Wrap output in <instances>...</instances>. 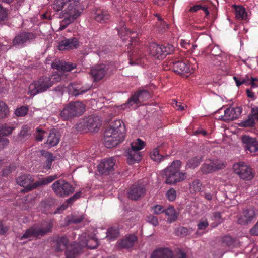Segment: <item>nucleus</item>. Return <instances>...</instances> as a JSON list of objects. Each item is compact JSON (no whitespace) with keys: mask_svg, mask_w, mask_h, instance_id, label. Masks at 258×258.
<instances>
[{"mask_svg":"<svg viewBox=\"0 0 258 258\" xmlns=\"http://www.w3.org/2000/svg\"><path fill=\"white\" fill-rule=\"evenodd\" d=\"M125 127L120 120H115L107 128L104 135V144L107 148H111L122 142L124 139Z\"/></svg>","mask_w":258,"mask_h":258,"instance_id":"f257e3e1","label":"nucleus"},{"mask_svg":"<svg viewBox=\"0 0 258 258\" xmlns=\"http://www.w3.org/2000/svg\"><path fill=\"white\" fill-rule=\"evenodd\" d=\"M66 5L62 12L63 19L60 22L59 30H64L82 13L83 9L79 0H66Z\"/></svg>","mask_w":258,"mask_h":258,"instance_id":"f03ea898","label":"nucleus"},{"mask_svg":"<svg viewBox=\"0 0 258 258\" xmlns=\"http://www.w3.org/2000/svg\"><path fill=\"white\" fill-rule=\"evenodd\" d=\"M58 177L57 175L55 174L45 178H40L39 180L34 182L35 180L34 176L30 174H24L19 176L17 178L16 181L17 184L25 188L22 190L23 192H28L39 187L47 185Z\"/></svg>","mask_w":258,"mask_h":258,"instance_id":"7ed1b4c3","label":"nucleus"},{"mask_svg":"<svg viewBox=\"0 0 258 258\" xmlns=\"http://www.w3.org/2000/svg\"><path fill=\"white\" fill-rule=\"evenodd\" d=\"M181 162L180 160L174 161L169 166L164 169L165 183L174 184L186 178V173L180 172Z\"/></svg>","mask_w":258,"mask_h":258,"instance_id":"20e7f679","label":"nucleus"},{"mask_svg":"<svg viewBox=\"0 0 258 258\" xmlns=\"http://www.w3.org/2000/svg\"><path fill=\"white\" fill-rule=\"evenodd\" d=\"M55 79H57V81L60 80V77L53 76L51 77L44 76L40 78L37 81H34L30 84L28 94L34 96L37 94L46 91L53 84L54 82L52 79L54 80Z\"/></svg>","mask_w":258,"mask_h":258,"instance_id":"39448f33","label":"nucleus"},{"mask_svg":"<svg viewBox=\"0 0 258 258\" xmlns=\"http://www.w3.org/2000/svg\"><path fill=\"white\" fill-rule=\"evenodd\" d=\"M85 110V106L81 102H71L66 105L61 111L59 116L64 120L81 115Z\"/></svg>","mask_w":258,"mask_h":258,"instance_id":"423d86ee","label":"nucleus"},{"mask_svg":"<svg viewBox=\"0 0 258 258\" xmlns=\"http://www.w3.org/2000/svg\"><path fill=\"white\" fill-rule=\"evenodd\" d=\"M189 190L191 194L200 192V195L208 201H211L216 195L214 187L209 184L203 186L202 182L196 179L189 184Z\"/></svg>","mask_w":258,"mask_h":258,"instance_id":"0eeeda50","label":"nucleus"},{"mask_svg":"<svg viewBox=\"0 0 258 258\" xmlns=\"http://www.w3.org/2000/svg\"><path fill=\"white\" fill-rule=\"evenodd\" d=\"M52 227L53 224L50 222L43 224L40 226L31 227L26 231L20 239H30L33 237L40 238L51 232Z\"/></svg>","mask_w":258,"mask_h":258,"instance_id":"6e6552de","label":"nucleus"},{"mask_svg":"<svg viewBox=\"0 0 258 258\" xmlns=\"http://www.w3.org/2000/svg\"><path fill=\"white\" fill-rule=\"evenodd\" d=\"M54 193L58 197L69 196L74 191V188L69 183L62 179L55 181L51 185Z\"/></svg>","mask_w":258,"mask_h":258,"instance_id":"1a4fd4ad","label":"nucleus"},{"mask_svg":"<svg viewBox=\"0 0 258 258\" xmlns=\"http://www.w3.org/2000/svg\"><path fill=\"white\" fill-rule=\"evenodd\" d=\"M233 168L234 172L243 180H250L254 176L252 169L243 162L235 163Z\"/></svg>","mask_w":258,"mask_h":258,"instance_id":"9d476101","label":"nucleus"},{"mask_svg":"<svg viewBox=\"0 0 258 258\" xmlns=\"http://www.w3.org/2000/svg\"><path fill=\"white\" fill-rule=\"evenodd\" d=\"M150 98L149 92L146 90H141L137 91L130 97L126 103L122 105L123 109L130 108L134 104L141 103L144 100Z\"/></svg>","mask_w":258,"mask_h":258,"instance_id":"9b49d317","label":"nucleus"},{"mask_svg":"<svg viewBox=\"0 0 258 258\" xmlns=\"http://www.w3.org/2000/svg\"><path fill=\"white\" fill-rule=\"evenodd\" d=\"M242 146L247 153L254 155L258 151V142L255 138L244 135L241 137Z\"/></svg>","mask_w":258,"mask_h":258,"instance_id":"f8f14e48","label":"nucleus"},{"mask_svg":"<svg viewBox=\"0 0 258 258\" xmlns=\"http://www.w3.org/2000/svg\"><path fill=\"white\" fill-rule=\"evenodd\" d=\"M146 191V184L138 183L130 188L127 191V197L131 200H138L145 195Z\"/></svg>","mask_w":258,"mask_h":258,"instance_id":"ddd939ff","label":"nucleus"},{"mask_svg":"<svg viewBox=\"0 0 258 258\" xmlns=\"http://www.w3.org/2000/svg\"><path fill=\"white\" fill-rule=\"evenodd\" d=\"M256 214L254 208L247 209L242 211L237 217V223L239 224L247 225L256 218Z\"/></svg>","mask_w":258,"mask_h":258,"instance_id":"4468645a","label":"nucleus"},{"mask_svg":"<svg viewBox=\"0 0 258 258\" xmlns=\"http://www.w3.org/2000/svg\"><path fill=\"white\" fill-rule=\"evenodd\" d=\"M224 167V164L218 161L211 160H206L202 165L201 170L203 173L207 174L218 169H221Z\"/></svg>","mask_w":258,"mask_h":258,"instance_id":"2eb2a0df","label":"nucleus"},{"mask_svg":"<svg viewBox=\"0 0 258 258\" xmlns=\"http://www.w3.org/2000/svg\"><path fill=\"white\" fill-rule=\"evenodd\" d=\"M172 69L174 72L177 74L185 75L188 76L192 72V68L190 64L185 61H177L172 62Z\"/></svg>","mask_w":258,"mask_h":258,"instance_id":"dca6fc26","label":"nucleus"},{"mask_svg":"<svg viewBox=\"0 0 258 258\" xmlns=\"http://www.w3.org/2000/svg\"><path fill=\"white\" fill-rule=\"evenodd\" d=\"M35 36L33 33L23 32L15 37L13 43L15 46H23L26 43L34 40Z\"/></svg>","mask_w":258,"mask_h":258,"instance_id":"f3484780","label":"nucleus"},{"mask_svg":"<svg viewBox=\"0 0 258 258\" xmlns=\"http://www.w3.org/2000/svg\"><path fill=\"white\" fill-rule=\"evenodd\" d=\"M114 165L115 160L113 158L104 159L97 166L98 172L101 174L107 175L112 171Z\"/></svg>","mask_w":258,"mask_h":258,"instance_id":"a211bd4d","label":"nucleus"},{"mask_svg":"<svg viewBox=\"0 0 258 258\" xmlns=\"http://www.w3.org/2000/svg\"><path fill=\"white\" fill-rule=\"evenodd\" d=\"M79 41L76 37L65 39L59 42L58 49L61 51L77 49L79 47Z\"/></svg>","mask_w":258,"mask_h":258,"instance_id":"6ab92c4d","label":"nucleus"},{"mask_svg":"<svg viewBox=\"0 0 258 258\" xmlns=\"http://www.w3.org/2000/svg\"><path fill=\"white\" fill-rule=\"evenodd\" d=\"M137 240V237L134 235H130L119 240L116 244L118 249H129L132 247Z\"/></svg>","mask_w":258,"mask_h":258,"instance_id":"aec40b11","label":"nucleus"},{"mask_svg":"<svg viewBox=\"0 0 258 258\" xmlns=\"http://www.w3.org/2000/svg\"><path fill=\"white\" fill-rule=\"evenodd\" d=\"M108 69L106 64H101L92 68L90 71V74L95 81L100 80L105 76Z\"/></svg>","mask_w":258,"mask_h":258,"instance_id":"412c9836","label":"nucleus"},{"mask_svg":"<svg viewBox=\"0 0 258 258\" xmlns=\"http://www.w3.org/2000/svg\"><path fill=\"white\" fill-rule=\"evenodd\" d=\"M241 112L240 107L228 108L224 111V115L221 116V119L226 121L234 120L239 117Z\"/></svg>","mask_w":258,"mask_h":258,"instance_id":"4be33fe9","label":"nucleus"},{"mask_svg":"<svg viewBox=\"0 0 258 258\" xmlns=\"http://www.w3.org/2000/svg\"><path fill=\"white\" fill-rule=\"evenodd\" d=\"M91 87V86L90 85L80 87L78 85L71 83L68 86L69 94L72 96L77 97L87 92Z\"/></svg>","mask_w":258,"mask_h":258,"instance_id":"5701e85b","label":"nucleus"},{"mask_svg":"<svg viewBox=\"0 0 258 258\" xmlns=\"http://www.w3.org/2000/svg\"><path fill=\"white\" fill-rule=\"evenodd\" d=\"M150 258H173V253L168 248H158L152 252Z\"/></svg>","mask_w":258,"mask_h":258,"instance_id":"b1692460","label":"nucleus"},{"mask_svg":"<svg viewBox=\"0 0 258 258\" xmlns=\"http://www.w3.org/2000/svg\"><path fill=\"white\" fill-rule=\"evenodd\" d=\"M150 53L153 56L158 58H164L162 46L156 43H151L149 47Z\"/></svg>","mask_w":258,"mask_h":258,"instance_id":"393cba45","label":"nucleus"},{"mask_svg":"<svg viewBox=\"0 0 258 258\" xmlns=\"http://www.w3.org/2000/svg\"><path fill=\"white\" fill-rule=\"evenodd\" d=\"M127 162L129 164H133L136 162H139L141 159V153L139 151L129 150L126 153Z\"/></svg>","mask_w":258,"mask_h":258,"instance_id":"a878e982","label":"nucleus"},{"mask_svg":"<svg viewBox=\"0 0 258 258\" xmlns=\"http://www.w3.org/2000/svg\"><path fill=\"white\" fill-rule=\"evenodd\" d=\"M59 140V134L56 132L54 130H52L50 132L46 144L49 145L51 147L55 146L58 144Z\"/></svg>","mask_w":258,"mask_h":258,"instance_id":"bb28decb","label":"nucleus"},{"mask_svg":"<svg viewBox=\"0 0 258 258\" xmlns=\"http://www.w3.org/2000/svg\"><path fill=\"white\" fill-rule=\"evenodd\" d=\"M94 18L100 23H106L110 18V15L108 12L101 10H98L95 12Z\"/></svg>","mask_w":258,"mask_h":258,"instance_id":"cd10ccee","label":"nucleus"},{"mask_svg":"<svg viewBox=\"0 0 258 258\" xmlns=\"http://www.w3.org/2000/svg\"><path fill=\"white\" fill-rule=\"evenodd\" d=\"M164 213L168 216V221L170 223L174 222L177 219L178 216V214L172 206H169L165 209Z\"/></svg>","mask_w":258,"mask_h":258,"instance_id":"c85d7f7f","label":"nucleus"},{"mask_svg":"<svg viewBox=\"0 0 258 258\" xmlns=\"http://www.w3.org/2000/svg\"><path fill=\"white\" fill-rule=\"evenodd\" d=\"M101 122L98 117H90L86 122V126L90 130H95L101 126Z\"/></svg>","mask_w":258,"mask_h":258,"instance_id":"c756f323","label":"nucleus"},{"mask_svg":"<svg viewBox=\"0 0 258 258\" xmlns=\"http://www.w3.org/2000/svg\"><path fill=\"white\" fill-rule=\"evenodd\" d=\"M68 239L66 237L57 238L55 241V249L57 251H62L66 249L68 243Z\"/></svg>","mask_w":258,"mask_h":258,"instance_id":"7c9ffc66","label":"nucleus"},{"mask_svg":"<svg viewBox=\"0 0 258 258\" xmlns=\"http://www.w3.org/2000/svg\"><path fill=\"white\" fill-rule=\"evenodd\" d=\"M233 79L236 83V86L238 87L242 84H245L247 86L249 85L250 76L248 74L238 77L234 76Z\"/></svg>","mask_w":258,"mask_h":258,"instance_id":"2f4dec72","label":"nucleus"},{"mask_svg":"<svg viewBox=\"0 0 258 258\" xmlns=\"http://www.w3.org/2000/svg\"><path fill=\"white\" fill-rule=\"evenodd\" d=\"M203 159L201 155H198L191 158L186 164V167L189 168H195L199 166Z\"/></svg>","mask_w":258,"mask_h":258,"instance_id":"473e14b6","label":"nucleus"},{"mask_svg":"<svg viewBox=\"0 0 258 258\" xmlns=\"http://www.w3.org/2000/svg\"><path fill=\"white\" fill-rule=\"evenodd\" d=\"M255 122L254 115L252 114L248 115L247 118L239 123V126L243 127H251L255 125Z\"/></svg>","mask_w":258,"mask_h":258,"instance_id":"72a5a7b5","label":"nucleus"},{"mask_svg":"<svg viewBox=\"0 0 258 258\" xmlns=\"http://www.w3.org/2000/svg\"><path fill=\"white\" fill-rule=\"evenodd\" d=\"M235 16L237 19L246 20L247 13L244 8L242 6H236L235 9Z\"/></svg>","mask_w":258,"mask_h":258,"instance_id":"f704fd0d","label":"nucleus"},{"mask_svg":"<svg viewBox=\"0 0 258 258\" xmlns=\"http://www.w3.org/2000/svg\"><path fill=\"white\" fill-rule=\"evenodd\" d=\"M119 235V230L117 228H110L106 232V238L108 240H114Z\"/></svg>","mask_w":258,"mask_h":258,"instance_id":"c9c22d12","label":"nucleus"},{"mask_svg":"<svg viewBox=\"0 0 258 258\" xmlns=\"http://www.w3.org/2000/svg\"><path fill=\"white\" fill-rule=\"evenodd\" d=\"M192 230L187 228L180 226L175 229V234L176 236L185 237L191 233Z\"/></svg>","mask_w":258,"mask_h":258,"instance_id":"e433bc0d","label":"nucleus"},{"mask_svg":"<svg viewBox=\"0 0 258 258\" xmlns=\"http://www.w3.org/2000/svg\"><path fill=\"white\" fill-rule=\"evenodd\" d=\"M66 0H55L53 5V9L56 12L64 10L66 5ZM62 14V12H61Z\"/></svg>","mask_w":258,"mask_h":258,"instance_id":"4c0bfd02","label":"nucleus"},{"mask_svg":"<svg viewBox=\"0 0 258 258\" xmlns=\"http://www.w3.org/2000/svg\"><path fill=\"white\" fill-rule=\"evenodd\" d=\"M145 146L144 142L140 139H137V140L131 144V149L130 150L139 151L142 149Z\"/></svg>","mask_w":258,"mask_h":258,"instance_id":"58836bf2","label":"nucleus"},{"mask_svg":"<svg viewBox=\"0 0 258 258\" xmlns=\"http://www.w3.org/2000/svg\"><path fill=\"white\" fill-rule=\"evenodd\" d=\"M81 245L82 246L86 245L90 249H94L98 245V242L96 238L93 237L90 238Z\"/></svg>","mask_w":258,"mask_h":258,"instance_id":"ea45409f","label":"nucleus"},{"mask_svg":"<svg viewBox=\"0 0 258 258\" xmlns=\"http://www.w3.org/2000/svg\"><path fill=\"white\" fill-rule=\"evenodd\" d=\"M84 219V217L83 216H75V215H72L71 216L68 217L67 218V223L68 224H77L81 222H82Z\"/></svg>","mask_w":258,"mask_h":258,"instance_id":"a19ab883","label":"nucleus"},{"mask_svg":"<svg viewBox=\"0 0 258 258\" xmlns=\"http://www.w3.org/2000/svg\"><path fill=\"white\" fill-rule=\"evenodd\" d=\"M150 157L152 160L160 162L163 159L164 157L160 155L158 149H155L150 154Z\"/></svg>","mask_w":258,"mask_h":258,"instance_id":"79ce46f5","label":"nucleus"},{"mask_svg":"<svg viewBox=\"0 0 258 258\" xmlns=\"http://www.w3.org/2000/svg\"><path fill=\"white\" fill-rule=\"evenodd\" d=\"M201 10L203 11L207 17L209 15V9L211 7V3L209 1H201Z\"/></svg>","mask_w":258,"mask_h":258,"instance_id":"37998d69","label":"nucleus"},{"mask_svg":"<svg viewBox=\"0 0 258 258\" xmlns=\"http://www.w3.org/2000/svg\"><path fill=\"white\" fill-rule=\"evenodd\" d=\"M13 130V127L6 126L5 125L0 126V137L3 138L4 136L11 134Z\"/></svg>","mask_w":258,"mask_h":258,"instance_id":"c03bdc74","label":"nucleus"},{"mask_svg":"<svg viewBox=\"0 0 258 258\" xmlns=\"http://www.w3.org/2000/svg\"><path fill=\"white\" fill-rule=\"evenodd\" d=\"M164 57L167 55L172 53L174 51V47L172 45L167 44L166 45H161Z\"/></svg>","mask_w":258,"mask_h":258,"instance_id":"a18cd8bd","label":"nucleus"},{"mask_svg":"<svg viewBox=\"0 0 258 258\" xmlns=\"http://www.w3.org/2000/svg\"><path fill=\"white\" fill-rule=\"evenodd\" d=\"M45 157L47 158L46 160L45 169H49L51 168L52 163L54 159L52 154L49 152H46Z\"/></svg>","mask_w":258,"mask_h":258,"instance_id":"49530a36","label":"nucleus"},{"mask_svg":"<svg viewBox=\"0 0 258 258\" xmlns=\"http://www.w3.org/2000/svg\"><path fill=\"white\" fill-rule=\"evenodd\" d=\"M77 67L76 63L63 61L61 71L70 72Z\"/></svg>","mask_w":258,"mask_h":258,"instance_id":"de8ad7c7","label":"nucleus"},{"mask_svg":"<svg viewBox=\"0 0 258 258\" xmlns=\"http://www.w3.org/2000/svg\"><path fill=\"white\" fill-rule=\"evenodd\" d=\"M8 109L6 104L4 102H0V118H3L8 113Z\"/></svg>","mask_w":258,"mask_h":258,"instance_id":"09e8293b","label":"nucleus"},{"mask_svg":"<svg viewBox=\"0 0 258 258\" xmlns=\"http://www.w3.org/2000/svg\"><path fill=\"white\" fill-rule=\"evenodd\" d=\"M166 197L170 201H173L176 198V191L173 188H170L166 192Z\"/></svg>","mask_w":258,"mask_h":258,"instance_id":"8fccbe9b","label":"nucleus"},{"mask_svg":"<svg viewBox=\"0 0 258 258\" xmlns=\"http://www.w3.org/2000/svg\"><path fill=\"white\" fill-rule=\"evenodd\" d=\"M209 225L207 219L203 218L199 221L197 227L199 230H205Z\"/></svg>","mask_w":258,"mask_h":258,"instance_id":"3c124183","label":"nucleus"},{"mask_svg":"<svg viewBox=\"0 0 258 258\" xmlns=\"http://www.w3.org/2000/svg\"><path fill=\"white\" fill-rule=\"evenodd\" d=\"M28 108L25 106H22L15 111V114L18 116H23L27 113Z\"/></svg>","mask_w":258,"mask_h":258,"instance_id":"603ef678","label":"nucleus"},{"mask_svg":"<svg viewBox=\"0 0 258 258\" xmlns=\"http://www.w3.org/2000/svg\"><path fill=\"white\" fill-rule=\"evenodd\" d=\"M45 132L38 127L36 129L35 133V139L38 141H42L43 139V134Z\"/></svg>","mask_w":258,"mask_h":258,"instance_id":"864d4df0","label":"nucleus"},{"mask_svg":"<svg viewBox=\"0 0 258 258\" xmlns=\"http://www.w3.org/2000/svg\"><path fill=\"white\" fill-rule=\"evenodd\" d=\"M122 27L121 28H120L119 29L117 28L118 33L119 35L121 36V37L123 36V33H124V32H125V33L126 34V35H129L132 34V32L131 31L126 30V27L124 26L123 22L122 23Z\"/></svg>","mask_w":258,"mask_h":258,"instance_id":"5fc2aeb1","label":"nucleus"},{"mask_svg":"<svg viewBox=\"0 0 258 258\" xmlns=\"http://www.w3.org/2000/svg\"><path fill=\"white\" fill-rule=\"evenodd\" d=\"M16 168V166L14 164L10 165L9 167L3 170V175L7 176L10 174L12 171H14Z\"/></svg>","mask_w":258,"mask_h":258,"instance_id":"6e6d98bb","label":"nucleus"},{"mask_svg":"<svg viewBox=\"0 0 258 258\" xmlns=\"http://www.w3.org/2000/svg\"><path fill=\"white\" fill-rule=\"evenodd\" d=\"M147 221L154 226H156L158 224L157 218L153 215L148 216L147 217Z\"/></svg>","mask_w":258,"mask_h":258,"instance_id":"4d7b16f0","label":"nucleus"},{"mask_svg":"<svg viewBox=\"0 0 258 258\" xmlns=\"http://www.w3.org/2000/svg\"><path fill=\"white\" fill-rule=\"evenodd\" d=\"M212 219L216 221L217 224H220L222 222L221 213L219 212L213 213Z\"/></svg>","mask_w":258,"mask_h":258,"instance_id":"13d9d810","label":"nucleus"},{"mask_svg":"<svg viewBox=\"0 0 258 258\" xmlns=\"http://www.w3.org/2000/svg\"><path fill=\"white\" fill-rule=\"evenodd\" d=\"M63 61L55 60L51 63V67L58 70H61Z\"/></svg>","mask_w":258,"mask_h":258,"instance_id":"bf43d9fd","label":"nucleus"},{"mask_svg":"<svg viewBox=\"0 0 258 258\" xmlns=\"http://www.w3.org/2000/svg\"><path fill=\"white\" fill-rule=\"evenodd\" d=\"M164 210L163 207L160 205H156L153 208V212L155 214L164 213Z\"/></svg>","mask_w":258,"mask_h":258,"instance_id":"052dcab7","label":"nucleus"},{"mask_svg":"<svg viewBox=\"0 0 258 258\" xmlns=\"http://www.w3.org/2000/svg\"><path fill=\"white\" fill-rule=\"evenodd\" d=\"M222 242L228 246H230L233 243V239L229 236H225L222 238Z\"/></svg>","mask_w":258,"mask_h":258,"instance_id":"680f3d73","label":"nucleus"},{"mask_svg":"<svg viewBox=\"0 0 258 258\" xmlns=\"http://www.w3.org/2000/svg\"><path fill=\"white\" fill-rule=\"evenodd\" d=\"M80 195L81 192L76 193L66 201L67 203H68V204H72L76 200L78 199L80 197Z\"/></svg>","mask_w":258,"mask_h":258,"instance_id":"e2e57ef3","label":"nucleus"},{"mask_svg":"<svg viewBox=\"0 0 258 258\" xmlns=\"http://www.w3.org/2000/svg\"><path fill=\"white\" fill-rule=\"evenodd\" d=\"M160 31H164L168 28V25L163 20H161L158 23Z\"/></svg>","mask_w":258,"mask_h":258,"instance_id":"0e129e2a","label":"nucleus"},{"mask_svg":"<svg viewBox=\"0 0 258 258\" xmlns=\"http://www.w3.org/2000/svg\"><path fill=\"white\" fill-rule=\"evenodd\" d=\"M7 17L6 10L0 5V22L5 20Z\"/></svg>","mask_w":258,"mask_h":258,"instance_id":"69168bd1","label":"nucleus"},{"mask_svg":"<svg viewBox=\"0 0 258 258\" xmlns=\"http://www.w3.org/2000/svg\"><path fill=\"white\" fill-rule=\"evenodd\" d=\"M77 254V251L74 249L72 251L67 250L66 251V255L67 258H75Z\"/></svg>","mask_w":258,"mask_h":258,"instance_id":"338daca9","label":"nucleus"},{"mask_svg":"<svg viewBox=\"0 0 258 258\" xmlns=\"http://www.w3.org/2000/svg\"><path fill=\"white\" fill-rule=\"evenodd\" d=\"M9 142L8 139L6 138L0 137V150L7 146L9 144Z\"/></svg>","mask_w":258,"mask_h":258,"instance_id":"774afa93","label":"nucleus"}]
</instances>
